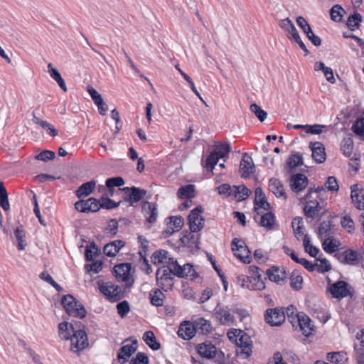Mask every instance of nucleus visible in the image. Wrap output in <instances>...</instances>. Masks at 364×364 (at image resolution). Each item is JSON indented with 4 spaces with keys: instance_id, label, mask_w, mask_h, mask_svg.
Returning a JSON list of instances; mask_svg holds the SVG:
<instances>
[{
    "instance_id": "1",
    "label": "nucleus",
    "mask_w": 364,
    "mask_h": 364,
    "mask_svg": "<svg viewBox=\"0 0 364 364\" xmlns=\"http://www.w3.org/2000/svg\"><path fill=\"white\" fill-rule=\"evenodd\" d=\"M58 334L63 340H70V350L74 353L80 352L88 346L86 332L81 329L75 331L73 326L67 321L59 323Z\"/></svg>"
},
{
    "instance_id": "2",
    "label": "nucleus",
    "mask_w": 364,
    "mask_h": 364,
    "mask_svg": "<svg viewBox=\"0 0 364 364\" xmlns=\"http://www.w3.org/2000/svg\"><path fill=\"white\" fill-rule=\"evenodd\" d=\"M322 191H324V188L321 186L314 190H310L305 196L304 200H306V205L304 208V215L307 218L313 219L318 215L319 212L321 210V206L320 205L318 199L319 198V194Z\"/></svg>"
},
{
    "instance_id": "3",
    "label": "nucleus",
    "mask_w": 364,
    "mask_h": 364,
    "mask_svg": "<svg viewBox=\"0 0 364 364\" xmlns=\"http://www.w3.org/2000/svg\"><path fill=\"white\" fill-rule=\"evenodd\" d=\"M230 151V146L228 143L215 145L214 149L206 159L205 165L206 170L213 172L219 159L228 158Z\"/></svg>"
},
{
    "instance_id": "4",
    "label": "nucleus",
    "mask_w": 364,
    "mask_h": 364,
    "mask_svg": "<svg viewBox=\"0 0 364 364\" xmlns=\"http://www.w3.org/2000/svg\"><path fill=\"white\" fill-rule=\"evenodd\" d=\"M62 304L65 311L71 316L84 318L86 316V311L82 305H81L70 294H67L62 298Z\"/></svg>"
},
{
    "instance_id": "5",
    "label": "nucleus",
    "mask_w": 364,
    "mask_h": 364,
    "mask_svg": "<svg viewBox=\"0 0 364 364\" xmlns=\"http://www.w3.org/2000/svg\"><path fill=\"white\" fill-rule=\"evenodd\" d=\"M100 291L110 301H117L123 297L122 287L111 282H97Z\"/></svg>"
},
{
    "instance_id": "6",
    "label": "nucleus",
    "mask_w": 364,
    "mask_h": 364,
    "mask_svg": "<svg viewBox=\"0 0 364 364\" xmlns=\"http://www.w3.org/2000/svg\"><path fill=\"white\" fill-rule=\"evenodd\" d=\"M231 250L234 255L243 263L250 264L251 262V252L243 240L234 238L231 242Z\"/></svg>"
},
{
    "instance_id": "7",
    "label": "nucleus",
    "mask_w": 364,
    "mask_h": 364,
    "mask_svg": "<svg viewBox=\"0 0 364 364\" xmlns=\"http://www.w3.org/2000/svg\"><path fill=\"white\" fill-rule=\"evenodd\" d=\"M173 274L171 265L159 268L156 275L157 285L165 291L171 289L173 285Z\"/></svg>"
},
{
    "instance_id": "8",
    "label": "nucleus",
    "mask_w": 364,
    "mask_h": 364,
    "mask_svg": "<svg viewBox=\"0 0 364 364\" xmlns=\"http://www.w3.org/2000/svg\"><path fill=\"white\" fill-rule=\"evenodd\" d=\"M131 264L128 263H122L117 264L114 267V272L117 279L119 282L125 283V286L129 288L134 283V279L130 276Z\"/></svg>"
},
{
    "instance_id": "9",
    "label": "nucleus",
    "mask_w": 364,
    "mask_h": 364,
    "mask_svg": "<svg viewBox=\"0 0 364 364\" xmlns=\"http://www.w3.org/2000/svg\"><path fill=\"white\" fill-rule=\"evenodd\" d=\"M203 208L197 206L193 209L188 215V224L191 232H199L201 230L205 224V220L201 216Z\"/></svg>"
},
{
    "instance_id": "10",
    "label": "nucleus",
    "mask_w": 364,
    "mask_h": 364,
    "mask_svg": "<svg viewBox=\"0 0 364 364\" xmlns=\"http://www.w3.org/2000/svg\"><path fill=\"white\" fill-rule=\"evenodd\" d=\"M252 343L251 338L246 333H242L238 342L235 343L238 348L237 355L243 359L249 358L252 353Z\"/></svg>"
},
{
    "instance_id": "11",
    "label": "nucleus",
    "mask_w": 364,
    "mask_h": 364,
    "mask_svg": "<svg viewBox=\"0 0 364 364\" xmlns=\"http://www.w3.org/2000/svg\"><path fill=\"white\" fill-rule=\"evenodd\" d=\"M214 316L222 325L230 326L235 323L231 309L226 306L218 305L214 309Z\"/></svg>"
},
{
    "instance_id": "12",
    "label": "nucleus",
    "mask_w": 364,
    "mask_h": 364,
    "mask_svg": "<svg viewBox=\"0 0 364 364\" xmlns=\"http://www.w3.org/2000/svg\"><path fill=\"white\" fill-rule=\"evenodd\" d=\"M265 321L272 326H280L285 321V314L282 309H269L265 313Z\"/></svg>"
},
{
    "instance_id": "13",
    "label": "nucleus",
    "mask_w": 364,
    "mask_h": 364,
    "mask_svg": "<svg viewBox=\"0 0 364 364\" xmlns=\"http://www.w3.org/2000/svg\"><path fill=\"white\" fill-rule=\"evenodd\" d=\"M75 208L81 213L97 212L100 209V201L94 198L81 200L75 203Z\"/></svg>"
},
{
    "instance_id": "14",
    "label": "nucleus",
    "mask_w": 364,
    "mask_h": 364,
    "mask_svg": "<svg viewBox=\"0 0 364 364\" xmlns=\"http://www.w3.org/2000/svg\"><path fill=\"white\" fill-rule=\"evenodd\" d=\"M171 269L173 270V275L178 277H192L195 275V269L193 266L190 264H186L183 266H181L178 264L177 261H172L170 263Z\"/></svg>"
},
{
    "instance_id": "15",
    "label": "nucleus",
    "mask_w": 364,
    "mask_h": 364,
    "mask_svg": "<svg viewBox=\"0 0 364 364\" xmlns=\"http://www.w3.org/2000/svg\"><path fill=\"white\" fill-rule=\"evenodd\" d=\"M255 171L252 157L247 153L243 154L240 161L239 171L241 177L247 178Z\"/></svg>"
},
{
    "instance_id": "16",
    "label": "nucleus",
    "mask_w": 364,
    "mask_h": 364,
    "mask_svg": "<svg viewBox=\"0 0 364 364\" xmlns=\"http://www.w3.org/2000/svg\"><path fill=\"white\" fill-rule=\"evenodd\" d=\"M125 193V198L127 201L133 205L134 203H137L143 199L146 193V191L144 189L133 186V187H125L122 189Z\"/></svg>"
},
{
    "instance_id": "17",
    "label": "nucleus",
    "mask_w": 364,
    "mask_h": 364,
    "mask_svg": "<svg viewBox=\"0 0 364 364\" xmlns=\"http://www.w3.org/2000/svg\"><path fill=\"white\" fill-rule=\"evenodd\" d=\"M312 159L318 164L323 163L326 159L324 145L320 141L310 142Z\"/></svg>"
},
{
    "instance_id": "18",
    "label": "nucleus",
    "mask_w": 364,
    "mask_h": 364,
    "mask_svg": "<svg viewBox=\"0 0 364 364\" xmlns=\"http://www.w3.org/2000/svg\"><path fill=\"white\" fill-rule=\"evenodd\" d=\"M142 213L146 221L150 225L154 224L158 218L157 205L155 203L144 201L142 203Z\"/></svg>"
},
{
    "instance_id": "19",
    "label": "nucleus",
    "mask_w": 364,
    "mask_h": 364,
    "mask_svg": "<svg viewBox=\"0 0 364 364\" xmlns=\"http://www.w3.org/2000/svg\"><path fill=\"white\" fill-rule=\"evenodd\" d=\"M350 198L355 207L364 210V194L359 184H354L350 187Z\"/></svg>"
},
{
    "instance_id": "20",
    "label": "nucleus",
    "mask_w": 364,
    "mask_h": 364,
    "mask_svg": "<svg viewBox=\"0 0 364 364\" xmlns=\"http://www.w3.org/2000/svg\"><path fill=\"white\" fill-rule=\"evenodd\" d=\"M267 274L270 281L278 284H284L287 279V273L284 269H280L274 266L267 269Z\"/></svg>"
},
{
    "instance_id": "21",
    "label": "nucleus",
    "mask_w": 364,
    "mask_h": 364,
    "mask_svg": "<svg viewBox=\"0 0 364 364\" xmlns=\"http://www.w3.org/2000/svg\"><path fill=\"white\" fill-rule=\"evenodd\" d=\"M308 184L307 177L301 173L293 175L291 177L290 186L294 192L302 191Z\"/></svg>"
},
{
    "instance_id": "22",
    "label": "nucleus",
    "mask_w": 364,
    "mask_h": 364,
    "mask_svg": "<svg viewBox=\"0 0 364 364\" xmlns=\"http://www.w3.org/2000/svg\"><path fill=\"white\" fill-rule=\"evenodd\" d=\"M137 349V341L136 340L133 341L131 344H127L123 346L120 349L118 353V360L119 363H124L128 360L130 356Z\"/></svg>"
},
{
    "instance_id": "23",
    "label": "nucleus",
    "mask_w": 364,
    "mask_h": 364,
    "mask_svg": "<svg viewBox=\"0 0 364 364\" xmlns=\"http://www.w3.org/2000/svg\"><path fill=\"white\" fill-rule=\"evenodd\" d=\"M297 321L303 334L310 336L314 331V324L311 320L304 314H297Z\"/></svg>"
},
{
    "instance_id": "24",
    "label": "nucleus",
    "mask_w": 364,
    "mask_h": 364,
    "mask_svg": "<svg viewBox=\"0 0 364 364\" xmlns=\"http://www.w3.org/2000/svg\"><path fill=\"white\" fill-rule=\"evenodd\" d=\"M196 333L194 323L188 321L181 323L178 331V336L184 340L191 339Z\"/></svg>"
},
{
    "instance_id": "25",
    "label": "nucleus",
    "mask_w": 364,
    "mask_h": 364,
    "mask_svg": "<svg viewBox=\"0 0 364 364\" xmlns=\"http://www.w3.org/2000/svg\"><path fill=\"white\" fill-rule=\"evenodd\" d=\"M255 210L257 212V214H260L259 212V209L268 210L269 204L267 201L265 195L261 188H257L255 191Z\"/></svg>"
},
{
    "instance_id": "26",
    "label": "nucleus",
    "mask_w": 364,
    "mask_h": 364,
    "mask_svg": "<svg viewBox=\"0 0 364 364\" xmlns=\"http://www.w3.org/2000/svg\"><path fill=\"white\" fill-rule=\"evenodd\" d=\"M330 292L334 298L342 299L347 296V284L343 281H339L330 287Z\"/></svg>"
},
{
    "instance_id": "27",
    "label": "nucleus",
    "mask_w": 364,
    "mask_h": 364,
    "mask_svg": "<svg viewBox=\"0 0 364 364\" xmlns=\"http://www.w3.org/2000/svg\"><path fill=\"white\" fill-rule=\"evenodd\" d=\"M338 259L343 263L355 265L359 261V255L355 250H347L339 254Z\"/></svg>"
},
{
    "instance_id": "28",
    "label": "nucleus",
    "mask_w": 364,
    "mask_h": 364,
    "mask_svg": "<svg viewBox=\"0 0 364 364\" xmlns=\"http://www.w3.org/2000/svg\"><path fill=\"white\" fill-rule=\"evenodd\" d=\"M125 245V242L121 240H115L107 244L103 249L104 254L108 257L115 256Z\"/></svg>"
},
{
    "instance_id": "29",
    "label": "nucleus",
    "mask_w": 364,
    "mask_h": 364,
    "mask_svg": "<svg viewBox=\"0 0 364 364\" xmlns=\"http://www.w3.org/2000/svg\"><path fill=\"white\" fill-rule=\"evenodd\" d=\"M151 261L154 264H165L167 263L170 266V263L174 261L173 258L170 257L168 251L164 250H160L156 251L151 256Z\"/></svg>"
},
{
    "instance_id": "30",
    "label": "nucleus",
    "mask_w": 364,
    "mask_h": 364,
    "mask_svg": "<svg viewBox=\"0 0 364 364\" xmlns=\"http://www.w3.org/2000/svg\"><path fill=\"white\" fill-rule=\"evenodd\" d=\"M217 348L210 343H203L198 346V353L203 358L210 359L216 353Z\"/></svg>"
},
{
    "instance_id": "31",
    "label": "nucleus",
    "mask_w": 364,
    "mask_h": 364,
    "mask_svg": "<svg viewBox=\"0 0 364 364\" xmlns=\"http://www.w3.org/2000/svg\"><path fill=\"white\" fill-rule=\"evenodd\" d=\"M269 188L277 197L287 198L284 186L278 179L271 178L269 182Z\"/></svg>"
},
{
    "instance_id": "32",
    "label": "nucleus",
    "mask_w": 364,
    "mask_h": 364,
    "mask_svg": "<svg viewBox=\"0 0 364 364\" xmlns=\"http://www.w3.org/2000/svg\"><path fill=\"white\" fill-rule=\"evenodd\" d=\"M48 72L50 76L58 84L60 87L64 91H67V87L59 71L53 67L51 63L48 65Z\"/></svg>"
},
{
    "instance_id": "33",
    "label": "nucleus",
    "mask_w": 364,
    "mask_h": 364,
    "mask_svg": "<svg viewBox=\"0 0 364 364\" xmlns=\"http://www.w3.org/2000/svg\"><path fill=\"white\" fill-rule=\"evenodd\" d=\"M291 226L295 235V237L298 240H300L302 237L306 235L304 233V226L302 218L296 217L291 222Z\"/></svg>"
},
{
    "instance_id": "34",
    "label": "nucleus",
    "mask_w": 364,
    "mask_h": 364,
    "mask_svg": "<svg viewBox=\"0 0 364 364\" xmlns=\"http://www.w3.org/2000/svg\"><path fill=\"white\" fill-rule=\"evenodd\" d=\"M196 332L201 334H208L212 330L211 323L203 318H199L194 322Z\"/></svg>"
},
{
    "instance_id": "35",
    "label": "nucleus",
    "mask_w": 364,
    "mask_h": 364,
    "mask_svg": "<svg viewBox=\"0 0 364 364\" xmlns=\"http://www.w3.org/2000/svg\"><path fill=\"white\" fill-rule=\"evenodd\" d=\"M96 186L95 181H90L82 183L76 191V196L78 198L86 197L92 193Z\"/></svg>"
},
{
    "instance_id": "36",
    "label": "nucleus",
    "mask_w": 364,
    "mask_h": 364,
    "mask_svg": "<svg viewBox=\"0 0 364 364\" xmlns=\"http://www.w3.org/2000/svg\"><path fill=\"white\" fill-rule=\"evenodd\" d=\"M11 238H15L16 240L18 249L19 250H23L26 248L27 245L26 242V234L21 225L15 230L14 237H11Z\"/></svg>"
},
{
    "instance_id": "37",
    "label": "nucleus",
    "mask_w": 364,
    "mask_h": 364,
    "mask_svg": "<svg viewBox=\"0 0 364 364\" xmlns=\"http://www.w3.org/2000/svg\"><path fill=\"white\" fill-rule=\"evenodd\" d=\"M326 358L333 364H345L348 360L346 353L343 351L328 353Z\"/></svg>"
},
{
    "instance_id": "38",
    "label": "nucleus",
    "mask_w": 364,
    "mask_h": 364,
    "mask_svg": "<svg viewBox=\"0 0 364 364\" xmlns=\"http://www.w3.org/2000/svg\"><path fill=\"white\" fill-rule=\"evenodd\" d=\"M143 340L154 350H157L161 348L160 343L156 341V336L151 331H146L144 333Z\"/></svg>"
},
{
    "instance_id": "39",
    "label": "nucleus",
    "mask_w": 364,
    "mask_h": 364,
    "mask_svg": "<svg viewBox=\"0 0 364 364\" xmlns=\"http://www.w3.org/2000/svg\"><path fill=\"white\" fill-rule=\"evenodd\" d=\"M250 193V191L245 186H233L232 196L239 201L246 199Z\"/></svg>"
},
{
    "instance_id": "40",
    "label": "nucleus",
    "mask_w": 364,
    "mask_h": 364,
    "mask_svg": "<svg viewBox=\"0 0 364 364\" xmlns=\"http://www.w3.org/2000/svg\"><path fill=\"white\" fill-rule=\"evenodd\" d=\"M33 122L35 124L41 126L43 129H46L49 135L55 136L58 134V130L52 124L46 121L41 119L35 115H33Z\"/></svg>"
},
{
    "instance_id": "41",
    "label": "nucleus",
    "mask_w": 364,
    "mask_h": 364,
    "mask_svg": "<svg viewBox=\"0 0 364 364\" xmlns=\"http://www.w3.org/2000/svg\"><path fill=\"white\" fill-rule=\"evenodd\" d=\"M151 303L156 306H161L164 304L165 295L160 289L151 291L150 294Z\"/></svg>"
},
{
    "instance_id": "42",
    "label": "nucleus",
    "mask_w": 364,
    "mask_h": 364,
    "mask_svg": "<svg viewBox=\"0 0 364 364\" xmlns=\"http://www.w3.org/2000/svg\"><path fill=\"white\" fill-rule=\"evenodd\" d=\"M177 195L181 199L193 198L194 196V186L187 185L181 187L178 190Z\"/></svg>"
},
{
    "instance_id": "43",
    "label": "nucleus",
    "mask_w": 364,
    "mask_h": 364,
    "mask_svg": "<svg viewBox=\"0 0 364 364\" xmlns=\"http://www.w3.org/2000/svg\"><path fill=\"white\" fill-rule=\"evenodd\" d=\"M275 224V218L272 213H267L262 215L260 225L268 230L273 228Z\"/></svg>"
},
{
    "instance_id": "44",
    "label": "nucleus",
    "mask_w": 364,
    "mask_h": 364,
    "mask_svg": "<svg viewBox=\"0 0 364 364\" xmlns=\"http://www.w3.org/2000/svg\"><path fill=\"white\" fill-rule=\"evenodd\" d=\"M362 21V16L360 14H354L348 17L347 21V26L351 30L354 31L358 28L360 23Z\"/></svg>"
},
{
    "instance_id": "45",
    "label": "nucleus",
    "mask_w": 364,
    "mask_h": 364,
    "mask_svg": "<svg viewBox=\"0 0 364 364\" xmlns=\"http://www.w3.org/2000/svg\"><path fill=\"white\" fill-rule=\"evenodd\" d=\"M250 286L247 287L250 290H258L262 291L265 289V284L262 279V275H259L258 277H253L252 281H250Z\"/></svg>"
},
{
    "instance_id": "46",
    "label": "nucleus",
    "mask_w": 364,
    "mask_h": 364,
    "mask_svg": "<svg viewBox=\"0 0 364 364\" xmlns=\"http://www.w3.org/2000/svg\"><path fill=\"white\" fill-rule=\"evenodd\" d=\"M250 286L247 287L250 290H258L262 291L265 289V284L262 279V275H259L258 277H253L252 281H250Z\"/></svg>"
},
{
    "instance_id": "47",
    "label": "nucleus",
    "mask_w": 364,
    "mask_h": 364,
    "mask_svg": "<svg viewBox=\"0 0 364 364\" xmlns=\"http://www.w3.org/2000/svg\"><path fill=\"white\" fill-rule=\"evenodd\" d=\"M341 225L349 233H353L355 231V223L351 218L348 215H345L342 218Z\"/></svg>"
},
{
    "instance_id": "48",
    "label": "nucleus",
    "mask_w": 364,
    "mask_h": 364,
    "mask_svg": "<svg viewBox=\"0 0 364 364\" xmlns=\"http://www.w3.org/2000/svg\"><path fill=\"white\" fill-rule=\"evenodd\" d=\"M250 110L255 114L260 122H264L267 117V113L255 103L250 105Z\"/></svg>"
},
{
    "instance_id": "49",
    "label": "nucleus",
    "mask_w": 364,
    "mask_h": 364,
    "mask_svg": "<svg viewBox=\"0 0 364 364\" xmlns=\"http://www.w3.org/2000/svg\"><path fill=\"white\" fill-rule=\"evenodd\" d=\"M288 166L290 168H294L303 164V159L301 155L296 154L291 155L288 159Z\"/></svg>"
},
{
    "instance_id": "50",
    "label": "nucleus",
    "mask_w": 364,
    "mask_h": 364,
    "mask_svg": "<svg viewBox=\"0 0 364 364\" xmlns=\"http://www.w3.org/2000/svg\"><path fill=\"white\" fill-rule=\"evenodd\" d=\"M193 232L191 231L190 232H186L181 238V242L183 245L192 247L196 244L197 240L195 238Z\"/></svg>"
},
{
    "instance_id": "51",
    "label": "nucleus",
    "mask_w": 364,
    "mask_h": 364,
    "mask_svg": "<svg viewBox=\"0 0 364 364\" xmlns=\"http://www.w3.org/2000/svg\"><path fill=\"white\" fill-rule=\"evenodd\" d=\"M324 186L326 189L332 192H338L339 190L338 181L334 176L328 177L324 183Z\"/></svg>"
},
{
    "instance_id": "52",
    "label": "nucleus",
    "mask_w": 364,
    "mask_h": 364,
    "mask_svg": "<svg viewBox=\"0 0 364 364\" xmlns=\"http://www.w3.org/2000/svg\"><path fill=\"white\" fill-rule=\"evenodd\" d=\"M353 144L350 139H344L341 144V151L346 156H350L352 154Z\"/></svg>"
},
{
    "instance_id": "53",
    "label": "nucleus",
    "mask_w": 364,
    "mask_h": 364,
    "mask_svg": "<svg viewBox=\"0 0 364 364\" xmlns=\"http://www.w3.org/2000/svg\"><path fill=\"white\" fill-rule=\"evenodd\" d=\"M343 9L339 5L333 6L331 9V18L333 21L339 22L342 18V12Z\"/></svg>"
},
{
    "instance_id": "54",
    "label": "nucleus",
    "mask_w": 364,
    "mask_h": 364,
    "mask_svg": "<svg viewBox=\"0 0 364 364\" xmlns=\"http://www.w3.org/2000/svg\"><path fill=\"white\" fill-rule=\"evenodd\" d=\"M323 250L329 253H333L338 250V245H336V242L333 240H330L329 238H325V240L323 242Z\"/></svg>"
},
{
    "instance_id": "55",
    "label": "nucleus",
    "mask_w": 364,
    "mask_h": 364,
    "mask_svg": "<svg viewBox=\"0 0 364 364\" xmlns=\"http://www.w3.org/2000/svg\"><path fill=\"white\" fill-rule=\"evenodd\" d=\"M119 205V203H116L114 200L108 198L107 197L102 196L100 201V208H106V209H112L116 207H118Z\"/></svg>"
},
{
    "instance_id": "56",
    "label": "nucleus",
    "mask_w": 364,
    "mask_h": 364,
    "mask_svg": "<svg viewBox=\"0 0 364 364\" xmlns=\"http://www.w3.org/2000/svg\"><path fill=\"white\" fill-rule=\"evenodd\" d=\"M352 129L355 134L364 137V119L356 120Z\"/></svg>"
},
{
    "instance_id": "57",
    "label": "nucleus",
    "mask_w": 364,
    "mask_h": 364,
    "mask_svg": "<svg viewBox=\"0 0 364 364\" xmlns=\"http://www.w3.org/2000/svg\"><path fill=\"white\" fill-rule=\"evenodd\" d=\"M169 220L170 225L173 228L176 232L179 231L183 225V219L181 216H171Z\"/></svg>"
},
{
    "instance_id": "58",
    "label": "nucleus",
    "mask_w": 364,
    "mask_h": 364,
    "mask_svg": "<svg viewBox=\"0 0 364 364\" xmlns=\"http://www.w3.org/2000/svg\"><path fill=\"white\" fill-rule=\"evenodd\" d=\"M327 127L326 125L322 124H314V125H309L306 127V133L311 134H320L323 132V130L324 129H326Z\"/></svg>"
},
{
    "instance_id": "59",
    "label": "nucleus",
    "mask_w": 364,
    "mask_h": 364,
    "mask_svg": "<svg viewBox=\"0 0 364 364\" xmlns=\"http://www.w3.org/2000/svg\"><path fill=\"white\" fill-rule=\"evenodd\" d=\"M149 357L146 353L139 352L130 360V364H149Z\"/></svg>"
},
{
    "instance_id": "60",
    "label": "nucleus",
    "mask_w": 364,
    "mask_h": 364,
    "mask_svg": "<svg viewBox=\"0 0 364 364\" xmlns=\"http://www.w3.org/2000/svg\"><path fill=\"white\" fill-rule=\"evenodd\" d=\"M118 228V223L116 220L112 219L108 223V225L105 229V232L107 235L114 236L117 234Z\"/></svg>"
},
{
    "instance_id": "61",
    "label": "nucleus",
    "mask_w": 364,
    "mask_h": 364,
    "mask_svg": "<svg viewBox=\"0 0 364 364\" xmlns=\"http://www.w3.org/2000/svg\"><path fill=\"white\" fill-rule=\"evenodd\" d=\"M124 179L122 177H113L108 178L106 181V186L107 188H114V187H119L122 185H124Z\"/></svg>"
},
{
    "instance_id": "62",
    "label": "nucleus",
    "mask_w": 364,
    "mask_h": 364,
    "mask_svg": "<svg viewBox=\"0 0 364 364\" xmlns=\"http://www.w3.org/2000/svg\"><path fill=\"white\" fill-rule=\"evenodd\" d=\"M117 312L119 315L123 318L124 317L129 311V305L127 301H123L119 302L117 305Z\"/></svg>"
},
{
    "instance_id": "63",
    "label": "nucleus",
    "mask_w": 364,
    "mask_h": 364,
    "mask_svg": "<svg viewBox=\"0 0 364 364\" xmlns=\"http://www.w3.org/2000/svg\"><path fill=\"white\" fill-rule=\"evenodd\" d=\"M218 191L220 195L225 197L232 196V192L233 191V186L224 183L218 187Z\"/></svg>"
},
{
    "instance_id": "64",
    "label": "nucleus",
    "mask_w": 364,
    "mask_h": 364,
    "mask_svg": "<svg viewBox=\"0 0 364 364\" xmlns=\"http://www.w3.org/2000/svg\"><path fill=\"white\" fill-rule=\"evenodd\" d=\"M55 156V152L49 150H46L38 154L36 159L39 161H47L54 159Z\"/></svg>"
}]
</instances>
